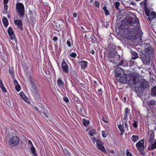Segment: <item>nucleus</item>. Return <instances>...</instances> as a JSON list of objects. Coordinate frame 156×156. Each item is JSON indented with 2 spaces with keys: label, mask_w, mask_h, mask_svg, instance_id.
<instances>
[{
  "label": "nucleus",
  "mask_w": 156,
  "mask_h": 156,
  "mask_svg": "<svg viewBox=\"0 0 156 156\" xmlns=\"http://www.w3.org/2000/svg\"><path fill=\"white\" fill-rule=\"evenodd\" d=\"M125 23V27L127 29V38L134 39L137 37V34L140 26L138 19L135 17H129Z\"/></svg>",
  "instance_id": "nucleus-1"
},
{
  "label": "nucleus",
  "mask_w": 156,
  "mask_h": 156,
  "mask_svg": "<svg viewBox=\"0 0 156 156\" xmlns=\"http://www.w3.org/2000/svg\"><path fill=\"white\" fill-rule=\"evenodd\" d=\"M133 82L135 87V91L138 95H141L145 89L149 87L147 82L144 79L140 80L138 79H133Z\"/></svg>",
  "instance_id": "nucleus-2"
},
{
  "label": "nucleus",
  "mask_w": 156,
  "mask_h": 156,
  "mask_svg": "<svg viewBox=\"0 0 156 156\" xmlns=\"http://www.w3.org/2000/svg\"><path fill=\"white\" fill-rule=\"evenodd\" d=\"M115 77L117 80L122 83H125L127 81L126 74L123 69L120 67H116L115 69Z\"/></svg>",
  "instance_id": "nucleus-3"
},
{
  "label": "nucleus",
  "mask_w": 156,
  "mask_h": 156,
  "mask_svg": "<svg viewBox=\"0 0 156 156\" xmlns=\"http://www.w3.org/2000/svg\"><path fill=\"white\" fill-rule=\"evenodd\" d=\"M140 57L139 58L141 60L144 64L145 65H150L151 57L150 55H148L143 51H141Z\"/></svg>",
  "instance_id": "nucleus-4"
},
{
  "label": "nucleus",
  "mask_w": 156,
  "mask_h": 156,
  "mask_svg": "<svg viewBox=\"0 0 156 156\" xmlns=\"http://www.w3.org/2000/svg\"><path fill=\"white\" fill-rule=\"evenodd\" d=\"M16 11L20 16L23 17L25 13V9L24 5L21 3H16Z\"/></svg>",
  "instance_id": "nucleus-5"
},
{
  "label": "nucleus",
  "mask_w": 156,
  "mask_h": 156,
  "mask_svg": "<svg viewBox=\"0 0 156 156\" xmlns=\"http://www.w3.org/2000/svg\"><path fill=\"white\" fill-rule=\"evenodd\" d=\"M19 139L17 136H13L9 139L8 142V145L12 147L17 145L19 142Z\"/></svg>",
  "instance_id": "nucleus-6"
},
{
  "label": "nucleus",
  "mask_w": 156,
  "mask_h": 156,
  "mask_svg": "<svg viewBox=\"0 0 156 156\" xmlns=\"http://www.w3.org/2000/svg\"><path fill=\"white\" fill-rule=\"evenodd\" d=\"M144 141L143 140H140L136 145L137 150L139 151H142L144 150Z\"/></svg>",
  "instance_id": "nucleus-7"
},
{
  "label": "nucleus",
  "mask_w": 156,
  "mask_h": 156,
  "mask_svg": "<svg viewBox=\"0 0 156 156\" xmlns=\"http://www.w3.org/2000/svg\"><path fill=\"white\" fill-rule=\"evenodd\" d=\"M146 45V46L147 47L146 48L145 53H146L148 55H150L151 56V55L154 52V49L152 47H149V43H147Z\"/></svg>",
  "instance_id": "nucleus-8"
},
{
  "label": "nucleus",
  "mask_w": 156,
  "mask_h": 156,
  "mask_svg": "<svg viewBox=\"0 0 156 156\" xmlns=\"http://www.w3.org/2000/svg\"><path fill=\"white\" fill-rule=\"evenodd\" d=\"M61 67L62 68V70L64 72L66 73H68V66L66 62L64 60L61 63Z\"/></svg>",
  "instance_id": "nucleus-9"
},
{
  "label": "nucleus",
  "mask_w": 156,
  "mask_h": 156,
  "mask_svg": "<svg viewBox=\"0 0 156 156\" xmlns=\"http://www.w3.org/2000/svg\"><path fill=\"white\" fill-rule=\"evenodd\" d=\"M156 16V13L154 12L153 11L149 13V15H147V19L148 21L151 22L152 20L155 18Z\"/></svg>",
  "instance_id": "nucleus-10"
},
{
  "label": "nucleus",
  "mask_w": 156,
  "mask_h": 156,
  "mask_svg": "<svg viewBox=\"0 0 156 156\" xmlns=\"http://www.w3.org/2000/svg\"><path fill=\"white\" fill-rule=\"evenodd\" d=\"M8 33L11 40H13L15 38V35L11 27H10L8 30Z\"/></svg>",
  "instance_id": "nucleus-11"
},
{
  "label": "nucleus",
  "mask_w": 156,
  "mask_h": 156,
  "mask_svg": "<svg viewBox=\"0 0 156 156\" xmlns=\"http://www.w3.org/2000/svg\"><path fill=\"white\" fill-rule=\"evenodd\" d=\"M130 111L128 108H126L124 112V115L123 119L124 120H127V117L130 113Z\"/></svg>",
  "instance_id": "nucleus-12"
},
{
  "label": "nucleus",
  "mask_w": 156,
  "mask_h": 156,
  "mask_svg": "<svg viewBox=\"0 0 156 156\" xmlns=\"http://www.w3.org/2000/svg\"><path fill=\"white\" fill-rule=\"evenodd\" d=\"M14 23L16 25H17L20 29L22 30V20H15L14 21Z\"/></svg>",
  "instance_id": "nucleus-13"
},
{
  "label": "nucleus",
  "mask_w": 156,
  "mask_h": 156,
  "mask_svg": "<svg viewBox=\"0 0 156 156\" xmlns=\"http://www.w3.org/2000/svg\"><path fill=\"white\" fill-rule=\"evenodd\" d=\"M128 65V62L125 60H121L119 63L118 66H122L123 67L127 66Z\"/></svg>",
  "instance_id": "nucleus-14"
},
{
  "label": "nucleus",
  "mask_w": 156,
  "mask_h": 156,
  "mask_svg": "<svg viewBox=\"0 0 156 156\" xmlns=\"http://www.w3.org/2000/svg\"><path fill=\"white\" fill-rule=\"evenodd\" d=\"M13 80L14 84L15 86L16 89L17 91H19L21 89L20 87L19 84L18 83L16 80V79H14Z\"/></svg>",
  "instance_id": "nucleus-15"
},
{
  "label": "nucleus",
  "mask_w": 156,
  "mask_h": 156,
  "mask_svg": "<svg viewBox=\"0 0 156 156\" xmlns=\"http://www.w3.org/2000/svg\"><path fill=\"white\" fill-rule=\"evenodd\" d=\"M57 82V84L58 87H61L64 86V84L61 78H59L58 79Z\"/></svg>",
  "instance_id": "nucleus-16"
},
{
  "label": "nucleus",
  "mask_w": 156,
  "mask_h": 156,
  "mask_svg": "<svg viewBox=\"0 0 156 156\" xmlns=\"http://www.w3.org/2000/svg\"><path fill=\"white\" fill-rule=\"evenodd\" d=\"M154 132H153L151 133V134L150 136L149 139L148 140L149 143L150 144H151L153 142L154 139Z\"/></svg>",
  "instance_id": "nucleus-17"
},
{
  "label": "nucleus",
  "mask_w": 156,
  "mask_h": 156,
  "mask_svg": "<svg viewBox=\"0 0 156 156\" xmlns=\"http://www.w3.org/2000/svg\"><path fill=\"white\" fill-rule=\"evenodd\" d=\"M131 53L133 56L132 59L135 60L136 59L139 58L138 55L136 52L135 51H131Z\"/></svg>",
  "instance_id": "nucleus-18"
},
{
  "label": "nucleus",
  "mask_w": 156,
  "mask_h": 156,
  "mask_svg": "<svg viewBox=\"0 0 156 156\" xmlns=\"http://www.w3.org/2000/svg\"><path fill=\"white\" fill-rule=\"evenodd\" d=\"M118 128L121 132V135H122L125 131V130L124 129V126L123 124L121 125H118Z\"/></svg>",
  "instance_id": "nucleus-19"
},
{
  "label": "nucleus",
  "mask_w": 156,
  "mask_h": 156,
  "mask_svg": "<svg viewBox=\"0 0 156 156\" xmlns=\"http://www.w3.org/2000/svg\"><path fill=\"white\" fill-rule=\"evenodd\" d=\"M98 148L101 151H102V152L105 154H106L107 153V152L106 151L105 147L103 146H102V145H98L97 146Z\"/></svg>",
  "instance_id": "nucleus-20"
},
{
  "label": "nucleus",
  "mask_w": 156,
  "mask_h": 156,
  "mask_svg": "<svg viewBox=\"0 0 156 156\" xmlns=\"http://www.w3.org/2000/svg\"><path fill=\"white\" fill-rule=\"evenodd\" d=\"M116 48L115 46L114 45H112L109 47V51L113 52V53L116 54L117 51H116Z\"/></svg>",
  "instance_id": "nucleus-21"
},
{
  "label": "nucleus",
  "mask_w": 156,
  "mask_h": 156,
  "mask_svg": "<svg viewBox=\"0 0 156 156\" xmlns=\"http://www.w3.org/2000/svg\"><path fill=\"white\" fill-rule=\"evenodd\" d=\"M87 62L84 61H82L81 62V68L82 69H84L87 66Z\"/></svg>",
  "instance_id": "nucleus-22"
},
{
  "label": "nucleus",
  "mask_w": 156,
  "mask_h": 156,
  "mask_svg": "<svg viewBox=\"0 0 156 156\" xmlns=\"http://www.w3.org/2000/svg\"><path fill=\"white\" fill-rule=\"evenodd\" d=\"M0 87L2 89V90L5 93H6L7 92L6 90V89L5 87L4 86L2 80L0 79Z\"/></svg>",
  "instance_id": "nucleus-23"
},
{
  "label": "nucleus",
  "mask_w": 156,
  "mask_h": 156,
  "mask_svg": "<svg viewBox=\"0 0 156 156\" xmlns=\"http://www.w3.org/2000/svg\"><path fill=\"white\" fill-rule=\"evenodd\" d=\"M2 22L4 25L5 27H6L8 24V22L7 18L5 17H3Z\"/></svg>",
  "instance_id": "nucleus-24"
},
{
  "label": "nucleus",
  "mask_w": 156,
  "mask_h": 156,
  "mask_svg": "<svg viewBox=\"0 0 156 156\" xmlns=\"http://www.w3.org/2000/svg\"><path fill=\"white\" fill-rule=\"evenodd\" d=\"M139 139V136L134 135L132 136V140L133 142H136Z\"/></svg>",
  "instance_id": "nucleus-25"
},
{
  "label": "nucleus",
  "mask_w": 156,
  "mask_h": 156,
  "mask_svg": "<svg viewBox=\"0 0 156 156\" xmlns=\"http://www.w3.org/2000/svg\"><path fill=\"white\" fill-rule=\"evenodd\" d=\"M156 148V140H155L154 143L152 144L151 145V147H148L149 150H152Z\"/></svg>",
  "instance_id": "nucleus-26"
},
{
  "label": "nucleus",
  "mask_w": 156,
  "mask_h": 156,
  "mask_svg": "<svg viewBox=\"0 0 156 156\" xmlns=\"http://www.w3.org/2000/svg\"><path fill=\"white\" fill-rule=\"evenodd\" d=\"M147 104L149 106L156 105V102L153 100H151L147 102Z\"/></svg>",
  "instance_id": "nucleus-27"
},
{
  "label": "nucleus",
  "mask_w": 156,
  "mask_h": 156,
  "mask_svg": "<svg viewBox=\"0 0 156 156\" xmlns=\"http://www.w3.org/2000/svg\"><path fill=\"white\" fill-rule=\"evenodd\" d=\"M30 148H31V151L32 154H33V155L34 156H37V155L36 153V150L35 149L34 147V146L31 147H30Z\"/></svg>",
  "instance_id": "nucleus-28"
},
{
  "label": "nucleus",
  "mask_w": 156,
  "mask_h": 156,
  "mask_svg": "<svg viewBox=\"0 0 156 156\" xmlns=\"http://www.w3.org/2000/svg\"><path fill=\"white\" fill-rule=\"evenodd\" d=\"M102 134L103 137L105 138L107 136L108 134V133L107 130H104L102 131Z\"/></svg>",
  "instance_id": "nucleus-29"
},
{
  "label": "nucleus",
  "mask_w": 156,
  "mask_h": 156,
  "mask_svg": "<svg viewBox=\"0 0 156 156\" xmlns=\"http://www.w3.org/2000/svg\"><path fill=\"white\" fill-rule=\"evenodd\" d=\"M151 94L153 95L156 96V86L154 87L151 89Z\"/></svg>",
  "instance_id": "nucleus-30"
},
{
  "label": "nucleus",
  "mask_w": 156,
  "mask_h": 156,
  "mask_svg": "<svg viewBox=\"0 0 156 156\" xmlns=\"http://www.w3.org/2000/svg\"><path fill=\"white\" fill-rule=\"evenodd\" d=\"M83 125L86 127L89 123V121L85 119H83Z\"/></svg>",
  "instance_id": "nucleus-31"
},
{
  "label": "nucleus",
  "mask_w": 156,
  "mask_h": 156,
  "mask_svg": "<svg viewBox=\"0 0 156 156\" xmlns=\"http://www.w3.org/2000/svg\"><path fill=\"white\" fill-rule=\"evenodd\" d=\"M115 54L113 53V52L110 51H108L107 52L108 56V58H110L113 57Z\"/></svg>",
  "instance_id": "nucleus-32"
},
{
  "label": "nucleus",
  "mask_w": 156,
  "mask_h": 156,
  "mask_svg": "<svg viewBox=\"0 0 156 156\" xmlns=\"http://www.w3.org/2000/svg\"><path fill=\"white\" fill-rule=\"evenodd\" d=\"M20 95L22 98L25 101L28 99V98L23 92H21L20 94Z\"/></svg>",
  "instance_id": "nucleus-33"
},
{
  "label": "nucleus",
  "mask_w": 156,
  "mask_h": 156,
  "mask_svg": "<svg viewBox=\"0 0 156 156\" xmlns=\"http://www.w3.org/2000/svg\"><path fill=\"white\" fill-rule=\"evenodd\" d=\"M33 92L34 95L35 97H38L39 94L37 89L34 90Z\"/></svg>",
  "instance_id": "nucleus-34"
},
{
  "label": "nucleus",
  "mask_w": 156,
  "mask_h": 156,
  "mask_svg": "<svg viewBox=\"0 0 156 156\" xmlns=\"http://www.w3.org/2000/svg\"><path fill=\"white\" fill-rule=\"evenodd\" d=\"M103 9L105 11V14L106 16L109 15V12L108 10L107 9V8L105 6H104L103 7Z\"/></svg>",
  "instance_id": "nucleus-35"
},
{
  "label": "nucleus",
  "mask_w": 156,
  "mask_h": 156,
  "mask_svg": "<svg viewBox=\"0 0 156 156\" xmlns=\"http://www.w3.org/2000/svg\"><path fill=\"white\" fill-rule=\"evenodd\" d=\"M120 5V3L119 2H117L115 3L114 5L115 7V8L117 9H119V6Z\"/></svg>",
  "instance_id": "nucleus-36"
},
{
  "label": "nucleus",
  "mask_w": 156,
  "mask_h": 156,
  "mask_svg": "<svg viewBox=\"0 0 156 156\" xmlns=\"http://www.w3.org/2000/svg\"><path fill=\"white\" fill-rule=\"evenodd\" d=\"M64 152L65 155L67 156H69L70 155V152L66 149H64Z\"/></svg>",
  "instance_id": "nucleus-37"
},
{
  "label": "nucleus",
  "mask_w": 156,
  "mask_h": 156,
  "mask_svg": "<svg viewBox=\"0 0 156 156\" xmlns=\"http://www.w3.org/2000/svg\"><path fill=\"white\" fill-rule=\"evenodd\" d=\"M94 5L96 7L98 8H99V7L100 3L99 2L96 0L94 3Z\"/></svg>",
  "instance_id": "nucleus-38"
},
{
  "label": "nucleus",
  "mask_w": 156,
  "mask_h": 156,
  "mask_svg": "<svg viewBox=\"0 0 156 156\" xmlns=\"http://www.w3.org/2000/svg\"><path fill=\"white\" fill-rule=\"evenodd\" d=\"M96 142L97 144V146L101 145H102V142L101 140L99 139H98L96 140Z\"/></svg>",
  "instance_id": "nucleus-39"
},
{
  "label": "nucleus",
  "mask_w": 156,
  "mask_h": 156,
  "mask_svg": "<svg viewBox=\"0 0 156 156\" xmlns=\"http://www.w3.org/2000/svg\"><path fill=\"white\" fill-rule=\"evenodd\" d=\"M34 83L35 82L34 81H31V85L32 88L34 90L37 89L36 86Z\"/></svg>",
  "instance_id": "nucleus-40"
},
{
  "label": "nucleus",
  "mask_w": 156,
  "mask_h": 156,
  "mask_svg": "<svg viewBox=\"0 0 156 156\" xmlns=\"http://www.w3.org/2000/svg\"><path fill=\"white\" fill-rule=\"evenodd\" d=\"M70 56L75 58L76 56V54L75 52H72L70 55Z\"/></svg>",
  "instance_id": "nucleus-41"
},
{
  "label": "nucleus",
  "mask_w": 156,
  "mask_h": 156,
  "mask_svg": "<svg viewBox=\"0 0 156 156\" xmlns=\"http://www.w3.org/2000/svg\"><path fill=\"white\" fill-rule=\"evenodd\" d=\"M133 126L134 128H136L138 126L137 122L135 121H133Z\"/></svg>",
  "instance_id": "nucleus-42"
},
{
  "label": "nucleus",
  "mask_w": 156,
  "mask_h": 156,
  "mask_svg": "<svg viewBox=\"0 0 156 156\" xmlns=\"http://www.w3.org/2000/svg\"><path fill=\"white\" fill-rule=\"evenodd\" d=\"M127 120H125L126 121L125 122H124V125H125V126L126 127V128L127 129V130H128V128L129 126L127 125Z\"/></svg>",
  "instance_id": "nucleus-43"
},
{
  "label": "nucleus",
  "mask_w": 156,
  "mask_h": 156,
  "mask_svg": "<svg viewBox=\"0 0 156 156\" xmlns=\"http://www.w3.org/2000/svg\"><path fill=\"white\" fill-rule=\"evenodd\" d=\"M95 131L93 130H91L89 132L90 135L91 136H93L95 134Z\"/></svg>",
  "instance_id": "nucleus-44"
},
{
  "label": "nucleus",
  "mask_w": 156,
  "mask_h": 156,
  "mask_svg": "<svg viewBox=\"0 0 156 156\" xmlns=\"http://www.w3.org/2000/svg\"><path fill=\"white\" fill-rule=\"evenodd\" d=\"M144 10H145V13H146L147 16V15H149V10L145 8L144 9Z\"/></svg>",
  "instance_id": "nucleus-45"
},
{
  "label": "nucleus",
  "mask_w": 156,
  "mask_h": 156,
  "mask_svg": "<svg viewBox=\"0 0 156 156\" xmlns=\"http://www.w3.org/2000/svg\"><path fill=\"white\" fill-rule=\"evenodd\" d=\"M67 44L68 46L70 47L71 46V44L70 42V39L68 40L67 41Z\"/></svg>",
  "instance_id": "nucleus-46"
},
{
  "label": "nucleus",
  "mask_w": 156,
  "mask_h": 156,
  "mask_svg": "<svg viewBox=\"0 0 156 156\" xmlns=\"http://www.w3.org/2000/svg\"><path fill=\"white\" fill-rule=\"evenodd\" d=\"M126 154L127 156H132V154H131L129 151L128 150H126Z\"/></svg>",
  "instance_id": "nucleus-47"
},
{
  "label": "nucleus",
  "mask_w": 156,
  "mask_h": 156,
  "mask_svg": "<svg viewBox=\"0 0 156 156\" xmlns=\"http://www.w3.org/2000/svg\"><path fill=\"white\" fill-rule=\"evenodd\" d=\"M63 100L66 102H68L69 101L68 98L66 97H64L63 98Z\"/></svg>",
  "instance_id": "nucleus-48"
},
{
  "label": "nucleus",
  "mask_w": 156,
  "mask_h": 156,
  "mask_svg": "<svg viewBox=\"0 0 156 156\" xmlns=\"http://www.w3.org/2000/svg\"><path fill=\"white\" fill-rule=\"evenodd\" d=\"M42 113L44 114V116L45 117H46L47 118H48V115L46 112H43Z\"/></svg>",
  "instance_id": "nucleus-49"
},
{
  "label": "nucleus",
  "mask_w": 156,
  "mask_h": 156,
  "mask_svg": "<svg viewBox=\"0 0 156 156\" xmlns=\"http://www.w3.org/2000/svg\"><path fill=\"white\" fill-rule=\"evenodd\" d=\"M58 38L56 36H54L53 38V40L55 42L58 40Z\"/></svg>",
  "instance_id": "nucleus-50"
},
{
  "label": "nucleus",
  "mask_w": 156,
  "mask_h": 156,
  "mask_svg": "<svg viewBox=\"0 0 156 156\" xmlns=\"http://www.w3.org/2000/svg\"><path fill=\"white\" fill-rule=\"evenodd\" d=\"M4 8L5 9V11H6L8 8V6L7 5V4H4Z\"/></svg>",
  "instance_id": "nucleus-51"
},
{
  "label": "nucleus",
  "mask_w": 156,
  "mask_h": 156,
  "mask_svg": "<svg viewBox=\"0 0 156 156\" xmlns=\"http://www.w3.org/2000/svg\"><path fill=\"white\" fill-rule=\"evenodd\" d=\"M9 73L11 75H12L13 74V70L10 69H9Z\"/></svg>",
  "instance_id": "nucleus-52"
},
{
  "label": "nucleus",
  "mask_w": 156,
  "mask_h": 156,
  "mask_svg": "<svg viewBox=\"0 0 156 156\" xmlns=\"http://www.w3.org/2000/svg\"><path fill=\"white\" fill-rule=\"evenodd\" d=\"M8 2V0H4V4H7Z\"/></svg>",
  "instance_id": "nucleus-53"
},
{
  "label": "nucleus",
  "mask_w": 156,
  "mask_h": 156,
  "mask_svg": "<svg viewBox=\"0 0 156 156\" xmlns=\"http://www.w3.org/2000/svg\"><path fill=\"white\" fill-rule=\"evenodd\" d=\"M28 143L30 145H31V146L32 147L33 146V144H32V142H31V141H30V140H28Z\"/></svg>",
  "instance_id": "nucleus-54"
},
{
  "label": "nucleus",
  "mask_w": 156,
  "mask_h": 156,
  "mask_svg": "<svg viewBox=\"0 0 156 156\" xmlns=\"http://www.w3.org/2000/svg\"><path fill=\"white\" fill-rule=\"evenodd\" d=\"M73 16L74 18H76L77 16V14L76 13H74L73 14Z\"/></svg>",
  "instance_id": "nucleus-55"
},
{
  "label": "nucleus",
  "mask_w": 156,
  "mask_h": 156,
  "mask_svg": "<svg viewBox=\"0 0 156 156\" xmlns=\"http://www.w3.org/2000/svg\"><path fill=\"white\" fill-rule=\"evenodd\" d=\"M92 140L94 141H94H96V140H96V138L94 137L93 138Z\"/></svg>",
  "instance_id": "nucleus-56"
},
{
  "label": "nucleus",
  "mask_w": 156,
  "mask_h": 156,
  "mask_svg": "<svg viewBox=\"0 0 156 156\" xmlns=\"http://www.w3.org/2000/svg\"><path fill=\"white\" fill-rule=\"evenodd\" d=\"M102 119L103 120V121H104L105 122L107 123L108 122V121L105 120V119H104V118H103Z\"/></svg>",
  "instance_id": "nucleus-57"
},
{
  "label": "nucleus",
  "mask_w": 156,
  "mask_h": 156,
  "mask_svg": "<svg viewBox=\"0 0 156 156\" xmlns=\"http://www.w3.org/2000/svg\"><path fill=\"white\" fill-rule=\"evenodd\" d=\"M34 108L36 110L38 111V112H39L40 113H41L40 112L38 111V108L37 107H34Z\"/></svg>",
  "instance_id": "nucleus-58"
},
{
  "label": "nucleus",
  "mask_w": 156,
  "mask_h": 156,
  "mask_svg": "<svg viewBox=\"0 0 156 156\" xmlns=\"http://www.w3.org/2000/svg\"><path fill=\"white\" fill-rule=\"evenodd\" d=\"M90 52L92 54H94V50H92Z\"/></svg>",
  "instance_id": "nucleus-59"
},
{
  "label": "nucleus",
  "mask_w": 156,
  "mask_h": 156,
  "mask_svg": "<svg viewBox=\"0 0 156 156\" xmlns=\"http://www.w3.org/2000/svg\"><path fill=\"white\" fill-rule=\"evenodd\" d=\"M29 78H30V81L31 82V81H33L32 79V77H31L30 76Z\"/></svg>",
  "instance_id": "nucleus-60"
},
{
  "label": "nucleus",
  "mask_w": 156,
  "mask_h": 156,
  "mask_svg": "<svg viewBox=\"0 0 156 156\" xmlns=\"http://www.w3.org/2000/svg\"><path fill=\"white\" fill-rule=\"evenodd\" d=\"M98 92H100V91H102V90H101V88H100V89H99L98 90Z\"/></svg>",
  "instance_id": "nucleus-61"
},
{
  "label": "nucleus",
  "mask_w": 156,
  "mask_h": 156,
  "mask_svg": "<svg viewBox=\"0 0 156 156\" xmlns=\"http://www.w3.org/2000/svg\"><path fill=\"white\" fill-rule=\"evenodd\" d=\"M114 151L113 150H112L111 151V152L112 153H114Z\"/></svg>",
  "instance_id": "nucleus-62"
},
{
  "label": "nucleus",
  "mask_w": 156,
  "mask_h": 156,
  "mask_svg": "<svg viewBox=\"0 0 156 156\" xmlns=\"http://www.w3.org/2000/svg\"><path fill=\"white\" fill-rule=\"evenodd\" d=\"M124 99H125V101H126V97H124Z\"/></svg>",
  "instance_id": "nucleus-63"
},
{
  "label": "nucleus",
  "mask_w": 156,
  "mask_h": 156,
  "mask_svg": "<svg viewBox=\"0 0 156 156\" xmlns=\"http://www.w3.org/2000/svg\"><path fill=\"white\" fill-rule=\"evenodd\" d=\"M90 2H93V0H90Z\"/></svg>",
  "instance_id": "nucleus-64"
}]
</instances>
